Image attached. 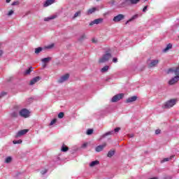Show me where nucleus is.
<instances>
[{
  "label": "nucleus",
  "instance_id": "f257e3e1",
  "mask_svg": "<svg viewBox=\"0 0 179 179\" xmlns=\"http://www.w3.org/2000/svg\"><path fill=\"white\" fill-rule=\"evenodd\" d=\"M167 73H174L176 76L169 82V85H174L179 80V66L178 67L171 68L168 70Z\"/></svg>",
  "mask_w": 179,
  "mask_h": 179
},
{
  "label": "nucleus",
  "instance_id": "f03ea898",
  "mask_svg": "<svg viewBox=\"0 0 179 179\" xmlns=\"http://www.w3.org/2000/svg\"><path fill=\"white\" fill-rule=\"evenodd\" d=\"M110 58H111V53H106L105 55H103L102 57H101L99 59V63L104 64V62H107L110 61Z\"/></svg>",
  "mask_w": 179,
  "mask_h": 179
},
{
  "label": "nucleus",
  "instance_id": "7ed1b4c3",
  "mask_svg": "<svg viewBox=\"0 0 179 179\" xmlns=\"http://www.w3.org/2000/svg\"><path fill=\"white\" fill-rule=\"evenodd\" d=\"M177 99H170L164 103V108H171V107L176 106Z\"/></svg>",
  "mask_w": 179,
  "mask_h": 179
},
{
  "label": "nucleus",
  "instance_id": "20e7f679",
  "mask_svg": "<svg viewBox=\"0 0 179 179\" xmlns=\"http://www.w3.org/2000/svg\"><path fill=\"white\" fill-rule=\"evenodd\" d=\"M122 99H124V94L121 93V94H116L114 96H113L110 101H111V103H117V101H120V100H121Z\"/></svg>",
  "mask_w": 179,
  "mask_h": 179
},
{
  "label": "nucleus",
  "instance_id": "39448f33",
  "mask_svg": "<svg viewBox=\"0 0 179 179\" xmlns=\"http://www.w3.org/2000/svg\"><path fill=\"white\" fill-rule=\"evenodd\" d=\"M20 115L23 117V118H29L30 117V112L29 110L24 108L20 111Z\"/></svg>",
  "mask_w": 179,
  "mask_h": 179
},
{
  "label": "nucleus",
  "instance_id": "423d86ee",
  "mask_svg": "<svg viewBox=\"0 0 179 179\" xmlns=\"http://www.w3.org/2000/svg\"><path fill=\"white\" fill-rule=\"evenodd\" d=\"M124 19H125V15L119 14L113 17V22H115V23H118L119 22H121V20H124Z\"/></svg>",
  "mask_w": 179,
  "mask_h": 179
},
{
  "label": "nucleus",
  "instance_id": "0eeeda50",
  "mask_svg": "<svg viewBox=\"0 0 179 179\" xmlns=\"http://www.w3.org/2000/svg\"><path fill=\"white\" fill-rule=\"evenodd\" d=\"M27 132H29V129H27L20 130L15 135V138H20V136H22V135H26Z\"/></svg>",
  "mask_w": 179,
  "mask_h": 179
},
{
  "label": "nucleus",
  "instance_id": "6e6552de",
  "mask_svg": "<svg viewBox=\"0 0 179 179\" xmlns=\"http://www.w3.org/2000/svg\"><path fill=\"white\" fill-rule=\"evenodd\" d=\"M68 79H69V74H65L58 80V83H64V82H66V80H68Z\"/></svg>",
  "mask_w": 179,
  "mask_h": 179
},
{
  "label": "nucleus",
  "instance_id": "1a4fd4ad",
  "mask_svg": "<svg viewBox=\"0 0 179 179\" xmlns=\"http://www.w3.org/2000/svg\"><path fill=\"white\" fill-rule=\"evenodd\" d=\"M100 23H103V18H98L90 23V26H93V24H100Z\"/></svg>",
  "mask_w": 179,
  "mask_h": 179
},
{
  "label": "nucleus",
  "instance_id": "9d476101",
  "mask_svg": "<svg viewBox=\"0 0 179 179\" xmlns=\"http://www.w3.org/2000/svg\"><path fill=\"white\" fill-rule=\"evenodd\" d=\"M160 61L159 59H153L151 61L150 64L148 65L149 68H153L159 64Z\"/></svg>",
  "mask_w": 179,
  "mask_h": 179
},
{
  "label": "nucleus",
  "instance_id": "9b49d317",
  "mask_svg": "<svg viewBox=\"0 0 179 179\" xmlns=\"http://www.w3.org/2000/svg\"><path fill=\"white\" fill-rule=\"evenodd\" d=\"M41 80V77L40 76H36L29 83V85H35V83H37V82H39V80Z\"/></svg>",
  "mask_w": 179,
  "mask_h": 179
},
{
  "label": "nucleus",
  "instance_id": "f8f14e48",
  "mask_svg": "<svg viewBox=\"0 0 179 179\" xmlns=\"http://www.w3.org/2000/svg\"><path fill=\"white\" fill-rule=\"evenodd\" d=\"M106 146H107V143H103L102 145H98L95 148V150H96V152H101V150H103V149H104L106 148Z\"/></svg>",
  "mask_w": 179,
  "mask_h": 179
},
{
  "label": "nucleus",
  "instance_id": "ddd939ff",
  "mask_svg": "<svg viewBox=\"0 0 179 179\" xmlns=\"http://www.w3.org/2000/svg\"><path fill=\"white\" fill-rule=\"evenodd\" d=\"M138 99V96H133L126 99V103H134V101H136Z\"/></svg>",
  "mask_w": 179,
  "mask_h": 179
},
{
  "label": "nucleus",
  "instance_id": "4468645a",
  "mask_svg": "<svg viewBox=\"0 0 179 179\" xmlns=\"http://www.w3.org/2000/svg\"><path fill=\"white\" fill-rule=\"evenodd\" d=\"M54 2H55V0H47L43 4V7L47 8V6H50V5H52Z\"/></svg>",
  "mask_w": 179,
  "mask_h": 179
},
{
  "label": "nucleus",
  "instance_id": "2eb2a0df",
  "mask_svg": "<svg viewBox=\"0 0 179 179\" xmlns=\"http://www.w3.org/2000/svg\"><path fill=\"white\" fill-rule=\"evenodd\" d=\"M96 10H99V9L96 7H93L92 8L88 9L87 11V15H92V13H94Z\"/></svg>",
  "mask_w": 179,
  "mask_h": 179
},
{
  "label": "nucleus",
  "instance_id": "dca6fc26",
  "mask_svg": "<svg viewBox=\"0 0 179 179\" xmlns=\"http://www.w3.org/2000/svg\"><path fill=\"white\" fill-rule=\"evenodd\" d=\"M129 0H125L122 3L120 4V8H125V6H128L129 5Z\"/></svg>",
  "mask_w": 179,
  "mask_h": 179
},
{
  "label": "nucleus",
  "instance_id": "f3484780",
  "mask_svg": "<svg viewBox=\"0 0 179 179\" xmlns=\"http://www.w3.org/2000/svg\"><path fill=\"white\" fill-rule=\"evenodd\" d=\"M57 17V15H52L48 17L44 18V22H50V20H52Z\"/></svg>",
  "mask_w": 179,
  "mask_h": 179
},
{
  "label": "nucleus",
  "instance_id": "a211bd4d",
  "mask_svg": "<svg viewBox=\"0 0 179 179\" xmlns=\"http://www.w3.org/2000/svg\"><path fill=\"white\" fill-rule=\"evenodd\" d=\"M171 48H173V45L171 43H169L166 48L164 49V52H167V51H169V50H171Z\"/></svg>",
  "mask_w": 179,
  "mask_h": 179
},
{
  "label": "nucleus",
  "instance_id": "6ab92c4d",
  "mask_svg": "<svg viewBox=\"0 0 179 179\" xmlns=\"http://www.w3.org/2000/svg\"><path fill=\"white\" fill-rule=\"evenodd\" d=\"M69 150V148L66 146L64 143L62 145L61 151L62 152H68Z\"/></svg>",
  "mask_w": 179,
  "mask_h": 179
},
{
  "label": "nucleus",
  "instance_id": "aec40b11",
  "mask_svg": "<svg viewBox=\"0 0 179 179\" xmlns=\"http://www.w3.org/2000/svg\"><path fill=\"white\" fill-rule=\"evenodd\" d=\"M97 164H100L99 161H93L90 164V167H94V166H97Z\"/></svg>",
  "mask_w": 179,
  "mask_h": 179
},
{
  "label": "nucleus",
  "instance_id": "412c9836",
  "mask_svg": "<svg viewBox=\"0 0 179 179\" xmlns=\"http://www.w3.org/2000/svg\"><path fill=\"white\" fill-rule=\"evenodd\" d=\"M51 57H45L41 59V62H43V64H47V62H50L51 61Z\"/></svg>",
  "mask_w": 179,
  "mask_h": 179
},
{
  "label": "nucleus",
  "instance_id": "4be33fe9",
  "mask_svg": "<svg viewBox=\"0 0 179 179\" xmlns=\"http://www.w3.org/2000/svg\"><path fill=\"white\" fill-rule=\"evenodd\" d=\"M138 15H134L131 18H130L129 20L127 21L126 24H128L129 22H132V20H135V19H137Z\"/></svg>",
  "mask_w": 179,
  "mask_h": 179
},
{
  "label": "nucleus",
  "instance_id": "5701e85b",
  "mask_svg": "<svg viewBox=\"0 0 179 179\" xmlns=\"http://www.w3.org/2000/svg\"><path fill=\"white\" fill-rule=\"evenodd\" d=\"M115 154V150H110L108 152V157H113V155Z\"/></svg>",
  "mask_w": 179,
  "mask_h": 179
},
{
  "label": "nucleus",
  "instance_id": "b1692460",
  "mask_svg": "<svg viewBox=\"0 0 179 179\" xmlns=\"http://www.w3.org/2000/svg\"><path fill=\"white\" fill-rule=\"evenodd\" d=\"M174 157V155L171 156L169 158H164L162 161H161V163H164L166 162H169V160H171Z\"/></svg>",
  "mask_w": 179,
  "mask_h": 179
},
{
  "label": "nucleus",
  "instance_id": "393cba45",
  "mask_svg": "<svg viewBox=\"0 0 179 179\" xmlns=\"http://www.w3.org/2000/svg\"><path fill=\"white\" fill-rule=\"evenodd\" d=\"M43 51V48L39 47L35 49V54H40Z\"/></svg>",
  "mask_w": 179,
  "mask_h": 179
},
{
  "label": "nucleus",
  "instance_id": "a878e982",
  "mask_svg": "<svg viewBox=\"0 0 179 179\" xmlns=\"http://www.w3.org/2000/svg\"><path fill=\"white\" fill-rule=\"evenodd\" d=\"M31 72H33V67H30L29 69L26 70L25 75H30Z\"/></svg>",
  "mask_w": 179,
  "mask_h": 179
},
{
  "label": "nucleus",
  "instance_id": "bb28decb",
  "mask_svg": "<svg viewBox=\"0 0 179 179\" xmlns=\"http://www.w3.org/2000/svg\"><path fill=\"white\" fill-rule=\"evenodd\" d=\"M141 0H129V3H131L132 5H135L138 3Z\"/></svg>",
  "mask_w": 179,
  "mask_h": 179
},
{
  "label": "nucleus",
  "instance_id": "cd10ccee",
  "mask_svg": "<svg viewBox=\"0 0 179 179\" xmlns=\"http://www.w3.org/2000/svg\"><path fill=\"white\" fill-rule=\"evenodd\" d=\"M108 66H105L101 69V72H107L108 71Z\"/></svg>",
  "mask_w": 179,
  "mask_h": 179
},
{
  "label": "nucleus",
  "instance_id": "c85d7f7f",
  "mask_svg": "<svg viewBox=\"0 0 179 179\" xmlns=\"http://www.w3.org/2000/svg\"><path fill=\"white\" fill-rule=\"evenodd\" d=\"M10 115H11V117H12L13 118H16V117H17L18 114H17V112H13V113L10 114Z\"/></svg>",
  "mask_w": 179,
  "mask_h": 179
},
{
  "label": "nucleus",
  "instance_id": "c756f323",
  "mask_svg": "<svg viewBox=\"0 0 179 179\" xmlns=\"http://www.w3.org/2000/svg\"><path fill=\"white\" fill-rule=\"evenodd\" d=\"M11 162H12V157H8L5 160V163H10Z\"/></svg>",
  "mask_w": 179,
  "mask_h": 179
},
{
  "label": "nucleus",
  "instance_id": "7c9ffc66",
  "mask_svg": "<svg viewBox=\"0 0 179 179\" xmlns=\"http://www.w3.org/2000/svg\"><path fill=\"white\" fill-rule=\"evenodd\" d=\"M64 115H65V113H64V112H60L58 114V118H64Z\"/></svg>",
  "mask_w": 179,
  "mask_h": 179
},
{
  "label": "nucleus",
  "instance_id": "2f4dec72",
  "mask_svg": "<svg viewBox=\"0 0 179 179\" xmlns=\"http://www.w3.org/2000/svg\"><path fill=\"white\" fill-rule=\"evenodd\" d=\"M92 134H93V129H89L87 131V135H92Z\"/></svg>",
  "mask_w": 179,
  "mask_h": 179
},
{
  "label": "nucleus",
  "instance_id": "473e14b6",
  "mask_svg": "<svg viewBox=\"0 0 179 179\" xmlns=\"http://www.w3.org/2000/svg\"><path fill=\"white\" fill-rule=\"evenodd\" d=\"M85 38H86V35L85 34H83L80 38H79L80 41H83V40H85Z\"/></svg>",
  "mask_w": 179,
  "mask_h": 179
},
{
  "label": "nucleus",
  "instance_id": "72a5a7b5",
  "mask_svg": "<svg viewBox=\"0 0 179 179\" xmlns=\"http://www.w3.org/2000/svg\"><path fill=\"white\" fill-rule=\"evenodd\" d=\"M13 143L14 145H17L19 143H22V140L13 141Z\"/></svg>",
  "mask_w": 179,
  "mask_h": 179
},
{
  "label": "nucleus",
  "instance_id": "f704fd0d",
  "mask_svg": "<svg viewBox=\"0 0 179 179\" xmlns=\"http://www.w3.org/2000/svg\"><path fill=\"white\" fill-rule=\"evenodd\" d=\"M113 133H114L113 131H108V132H107V133H106V134H104V136H108V135H113Z\"/></svg>",
  "mask_w": 179,
  "mask_h": 179
},
{
  "label": "nucleus",
  "instance_id": "c9c22d12",
  "mask_svg": "<svg viewBox=\"0 0 179 179\" xmlns=\"http://www.w3.org/2000/svg\"><path fill=\"white\" fill-rule=\"evenodd\" d=\"M80 15V11H78L74 14L73 16V19H75L76 17H78V16H79Z\"/></svg>",
  "mask_w": 179,
  "mask_h": 179
},
{
  "label": "nucleus",
  "instance_id": "e433bc0d",
  "mask_svg": "<svg viewBox=\"0 0 179 179\" xmlns=\"http://www.w3.org/2000/svg\"><path fill=\"white\" fill-rule=\"evenodd\" d=\"M54 45H55L54 43H52V44L48 45V46H46V48H48V50H50V49L54 48Z\"/></svg>",
  "mask_w": 179,
  "mask_h": 179
},
{
  "label": "nucleus",
  "instance_id": "4c0bfd02",
  "mask_svg": "<svg viewBox=\"0 0 179 179\" xmlns=\"http://www.w3.org/2000/svg\"><path fill=\"white\" fill-rule=\"evenodd\" d=\"M55 122H57V119H53L51 122L50 125H54V124H55Z\"/></svg>",
  "mask_w": 179,
  "mask_h": 179
},
{
  "label": "nucleus",
  "instance_id": "58836bf2",
  "mask_svg": "<svg viewBox=\"0 0 179 179\" xmlns=\"http://www.w3.org/2000/svg\"><path fill=\"white\" fill-rule=\"evenodd\" d=\"M115 133L117 134V132H120V131H121V128L120 127H117L114 129Z\"/></svg>",
  "mask_w": 179,
  "mask_h": 179
},
{
  "label": "nucleus",
  "instance_id": "ea45409f",
  "mask_svg": "<svg viewBox=\"0 0 179 179\" xmlns=\"http://www.w3.org/2000/svg\"><path fill=\"white\" fill-rule=\"evenodd\" d=\"M6 94H8V93L3 92L1 93L0 97L2 98V97H3V96H6Z\"/></svg>",
  "mask_w": 179,
  "mask_h": 179
},
{
  "label": "nucleus",
  "instance_id": "a19ab883",
  "mask_svg": "<svg viewBox=\"0 0 179 179\" xmlns=\"http://www.w3.org/2000/svg\"><path fill=\"white\" fill-rule=\"evenodd\" d=\"M16 5H19V1H14V2L12 3L13 6H15Z\"/></svg>",
  "mask_w": 179,
  "mask_h": 179
},
{
  "label": "nucleus",
  "instance_id": "79ce46f5",
  "mask_svg": "<svg viewBox=\"0 0 179 179\" xmlns=\"http://www.w3.org/2000/svg\"><path fill=\"white\" fill-rule=\"evenodd\" d=\"M11 15H13V10H10V11L8 12V16H11Z\"/></svg>",
  "mask_w": 179,
  "mask_h": 179
},
{
  "label": "nucleus",
  "instance_id": "37998d69",
  "mask_svg": "<svg viewBox=\"0 0 179 179\" xmlns=\"http://www.w3.org/2000/svg\"><path fill=\"white\" fill-rule=\"evenodd\" d=\"M162 131L160 130V129H157L156 131H155V134H156V135H159V134H160V132H161Z\"/></svg>",
  "mask_w": 179,
  "mask_h": 179
},
{
  "label": "nucleus",
  "instance_id": "c03bdc74",
  "mask_svg": "<svg viewBox=\"0 0 179 179\" xmlns=\"http://www.w3.org/2000/svg\"><path fill=\"white\" fill-rule=\"evenodd\" d=\"M146 10H148V6H145L143 8V12H146Z\"/></svg>",
  "mask_w": 179,
  "mask_h": 179
},
{
  "label": "nucleus",
  "instance_id": "a18cd8bd",
  "mask_svg": "<svg viewBox=\"0 0 179 179\" xmlns=\"http://www.w3.org/2000/svg\"><path fill=\"white\" fill-rule=\"evenodd\" d=\"M113 62H118V59H117L116 57H114L113 59Z\"/></svg>",
  "mask_w": 179,
  "mask_h": 179
},
{
  "label": "nucleus",
  "instance_id": "49530a36",
  "mask_svg": "<svg viewBox=\"0 0 179 179\" xmlns=\"http://www.w3.org/2000/svg\"><path fill=\"white\" fill-rule=\"evenodd\" d=\"M45 173H47V170H46V169H45L44 171H41V173L42 175L45 174Z\"/></svg>",
  "mask_w": 179,
  "mask_h": 179
},
{
  "label": "nucleus",
  "instance_id": "de8ad7c7",
  "mask_svg": "<svg viewBox=\"0 0 179 179\" xmlns=\"http://www.w3.org/2000/svg\"><path fill=\"white\" fill-rule=\"evenodd\" d=\"M87 143H83L82 145V148H87Z\"/></svg>",
  "mask_w": 179,
  "mask_h": 179
},
{
  "label": "nucleus",
  "instance_id": "09e8293b",
  "mask_svg": "<svg viewBox=\"0 0 179 179\" xmlns=\"http://www.w3.org/2000/svg\"><path fill=\"white\" fill-rule=\"evenodd\" d=\"M3 54V51L0 50V57H2Z\"/></svg>",
  "mask_w": 179,
  "mask_h": 179
},
{
  "label": "nucleus",
  "instance_id": "8fccbe9b",
  "mask_svg": "<svg viewBox=\"0 0 179 179\" xmlns=\"http://www.w3.org/2000/svg\"><path fill=\"white\" fill-rule=\"evenodd\" d=\"M128 136L129 138H134V134H129Z\"/></svg>",
  "mask_w": 179,
  "mask_h": 179
},
{
  "label": "nucleus",
  "instance_id": "3c124183",
  "mask_svg": "<svg viewBox=\"0 0 179 179\" xmlns=\"http://www.w3.org/2000/svg\"><path fill=\"white\" fill-rule=\"evenodd\" d=\"M9 2H10V0H6L7 3H9Z\"/></svg>",
  "mask_w": 179,
  "mask_h": 179
},
{
  "label": "nucleus",
  "instance_id": "603ef678",
  "mask_svg": "<svg viewBox=\"0 0 179 179\" xmlns=\"http://www.w3.org/2000/svg\"><path fill=\"white\" fill-rule=\"evenodd\" d=\"M92 43H96V41L94 39H92Z\"/></svg>",
  "mask_w": 179,
  "mask_h": 179
},
{
  "label": "nucleus",
  "instance_id": "864d4df0",
  "mask_svg": "<svg viewBox=\"0 0 179 179\" xmlns=\"http://www.w3.org/2000/svg\"><path fill=\"white\" fill-rule=\"evenodd\" d=\"M112 5H114V1H112Z\"/></svg>",
  "mask_w": 179,
  "mask_h": 179
},
{
  "label": "nucleus",
  "instance_id": "5fc2aeb1",
  "mask_svg": "<svg viewBox=\"0 0 179 179\" xmlns=\"http://www.w3.org/2000/svg\"><path fill=\"white\" fill-rule=\"evenodd\" d=\"M178 38H179V36H178Z\"/></svg>",
  "mask_w": 179,
  "mask_h": 179
}]
</instances>
